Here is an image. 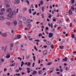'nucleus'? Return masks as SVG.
Here are the masks:
<instances>
[{"mask_svg":"<svg viewBox=\"0 0 76 76\" xmlns=\"http://www.w3.org/2000/svg\"><path fill=\"white\" fill-rule=\"evenodd\" d=\"M71 9L72 11H75V8L73 7H71Z\"/></svg>","mask_w":76,"mask_h":76,"instance_id":"dca6fc26","label":"nucleus"},{"mask_svg":"<svg viewBox=\"0 0 76 76\" xmlns=\"http://www.w3.org/2000/svg\"><path fill=\"white\" fill-rule=\"evenodd\" d=\"M16 75H17V76H19L20 75V74L19 73V74H16Z\"/></svg>","mask_w":76,"mask_h":76,"instance_id":"8fccbe9b","label":"nucleus"},{"mask_svg":"<svg viewBox=\"0 0 76 76\" xmlns=\"http://www.w3.org/2000/svg\"><path fill=\"white\" fill-rule=\"evenodd\" d=\"M38 62L39 64H40V63H41V60H39Z\"/></svg>","mask_w":76,"mask_h":76,"instance_id":"680f3d73","label":"nucleus"},{"mask_svg":"<svg viewBox=\"0 0 76 76\" xmlns=\"http://www.w3.org/2000/svg\"><path fill=\"white\" fill-rule=\"evenodd\" d=\"M23 20H26V18H25V17H23Z\"/></svg>","mask_w":76,"mask_h":76,"instance_id":"bf43d9fd","label":"nucleus"},{"mask_svg":"<svg viewBox=\"0 0 76 76\" xmlns=\"http://www.w3.org/2000/svg\"><path fill=\"white\" fill-rule=\"evenodd\" d=\"M19 25L21 26L22 25V21H20L19 23Z\"/></svg>","mask_w":76,"mask_h":76,"instance_id":"6ab92c4d","label":"nucleus"},{"mask_svg":"<svg viewBox=\"0 0 76 76\" xmlns=\"http://www.w3.org/2000/svg\"><path fill=\"white\" fill-rule=\"evenodd\" d=\"M14 45H13V43H12L11 44H10V47H13Z\"/></svg>","mask_w":76,"mask_h":76,"instance_id":"7c9ffc66","label":"nucleus"},{"mask_svg":"<svg viewBox=\"0 0 76 76\" xmlns=\"http://www.w3.org/2000/svg\"><path fill=\"white\" fill-rule=\"evenodd\" d=\"M7 70V68H5L4 69V72H6V71Z\"/></svg>","mask_w":76,"mask_h":76,"instance_id":"864d4df0","label":"nucleus"},{"mask_svg":"<svg viewBox=\"0 0 76 76\" xmlns=\"http://www.w3.org/2000/svg\"><path fill=\"white\" fill-rule=\"evenodd\" d=\"M9 3V2H8V1H5L4 2V4H8Z\"/></svg>","mask_w":76,"mask_h":76,"instance_id":"2eb2a0df","label":"nucleus"},{"mask_svg":"<svg viewBox=\"0 0 76 76\" xmlns=\"http://www.w3.org/2000/svg\"><path fill=\"white\" fill-rule=\"evenodd\" d=\"M53 69H54V67L50 68V71H51L53 70Z\"/></svg>","mask_w":76,"mask_h":76,"instance_id":"a18cd8bd","label":"nucleus"},{"mask_svg":"<svg viewBox=\"0 0 76 76\" xmlns=\"http://www.w3.org/2000/svg\"><path fill=\"white\" fill-rule=\"evenodd\" d=\"M51 28H53V23H51Z\"/></svg>","mask_w":76,"mask_h":76,"instance_id":"0e129e2a","label":"nucleus"},{"mask_svg":"<svg viewBox=\"0 0 76 76\" xmlns=\"http://www.w3.org/2000/svg\"><path fill=\"white\" fill-rule=\"evenodd\" d=\"M67 60H68V58L67 57H65L64 59H63V60L65 61H67Z\"/></svg>","mask_w":76,"mask_h":76,"instance_id":"9d476101","label":"nucleus"},{"mask_svg":"<svg viewBox=\"0 0 76 76\" xmlns=\"http://www.w3.org/2000/svg\"><path fill=\"white\" fill-rule=\"evenodd\" d=\"M15 66V63H14L12 64H11L10 66Z\"/></svg>","mask_w":76,"mask_h":76,"instance_id":"412c9836","label":"nucleus"},{"mask_svg":"<svg viewBox=\"0 0 76 76\" xmlns=\"http://www.w3.org/2000/svg\"><path fill=\"white\" fill-rule=\"evenodd\" d=\"M30 57V55H28L26 56V59H29Z\"/></svg>","mask_w":76,"mask_h":76,"instance_id":"a878e982","label":"nucleus"},{"mask_svg":"<svg viewBox=\"0 0 76 76\" xmlns=\"http://www.w3.org/2000/svg\"><path fill=\"white\" fill-rule=\"evenodd\" d=\"M40 3L41 5H42V4L44 3V2L42 1H40Z\"/></svg>","mask_w":76,"mask_h":76,"instance_id":"5701e85b","label":"nucleus"},{"mask_svg":"<svg viewBox=\"0 0 76 76\" xmlns=\"http://www.w3.org/2000/svg\"><path fill=\"white\" fill-rule=\"evenodd\" d=\"M1 61H2V62H4V59H1Z\"/></svg>","mask_w":76,"mask_h":76,"instance_id":"09e8293b","label":"nucleus"},{"mask_svg":"<svg viewBox=\"0 0 76 76\" xmlns=\"http://www.w3.org/2000/svg\"><path fill=\"white\" fill-rule=\"evenodd\" d=\"M53 22H56V19H53Z\"/></svg>","mask_w":76,"mask_h":76,"instance_id":"4d7b16f0","label":"nucleus"},{"mask_svg":"<svg viewBox=\"0 0 76 76\" xmlns=\"http://www.w3.org/2000/svg\"><path fill=\"white\" fill-rule=\"evenodd\" d=\"M23 10L24 11H26V10H27V8H23Z\"/></svg>","mask_w":76,"mask_h":76,"instance_id":"e433bc0d","label":"nucleus"},{"mask_svg":"<svg viewBox=\"0 0 76 76\" xmlns=\"http://www.w3.org/2000/svg\"><path fill=\"white\" fill-rule=\"evenodd\" d=\"M29 13H32V10L31 9H29L28 11Z\"/></svg>","mask_w":76,"mask_h":76,"instance_id":"c756f323","label":"nucleus"},{"mask_svg":"<svg viewBox=\"0 0 76 76\" xmlns=\"http://www.w3.org/2000/svg\"><path fill=\"white\" fill-rule=\"evenodd\" d=\"M14 25L15 26H16L17 24H18V22H17V21L15 20L14 21Z\"/></svg>","mask_w":76,"mask_h":76,"instance_id":"1a4fd4ad","label":"nucleus"},{"mask_svg":"<svg viewBox=\"0 0 76 76\" xmlns=\"http://www.w3.org/2000/svg\"><path fill=\"white\" fill-rule=\"evenodd\" d=\"M72 13L73 12H72V10L71 9L69 10V15H72Z\"/></svg>","mask_w":76,"mask_h":76,"instance_id":"20e7f679","label":"nucleus"},{"mask_svg":"<svg viewBox=\"0 0 76 76\" xmlns=\"http://www.w3.org/2000/svg\"><path fill=\"white\" fill-rule=\"evenodd\" d=\"M69 26L70 27H72V23H70V25Z\"/></svg>","mask_w":76,"mask_h":76,"instance_id":"13d9d810","label":"nucleus"},{"mask_svg":"<svg viewBox=\"0 0 76 76\" xmlns=\"http://www.w3.org/2000/svg\"><path fill=\"white\" fill-rule=\"evenodd\" d=\"M9 71L10 72H12V69H11V68H10Z\"/></svg>","mask_w":76,"mask_h":76,"instance_id":"3c124183","label":"nucleus"},{"mask_svg":"<svg viewBox=\"0 0 76 76\" xmlns=\"http://www.w3.org/2000/svg\"><path fill=\"white\" fill-rule=\"evenodd\" d=\"M51 17H52L51 15H50L48 16L49 18H51Z\"/></svg>","mask_w":76,"mask_h":76,"instance_id":"49530a36","label":"nucleus"},{"mask_svg":"<svg viewBox=\"0 0 76 76\" xmlns=\"http://www.w3.org/2000/svg\"><path fill=\"white\" fill-rule=\"evenodd\" d=\"M51 64H52V62H50L48 63L47 65H48V66H50V65H51Z\"/></svg>","mask_w":76,"mask_h":76,"instance_id":"393cba45","label":"nucleus"},{"mask_svg":"<svg viewBox=\"0 0 76 76\" xmlns=\"http://www.w3.org/2000/svg\"><path fill=\"white\" fill-rule=\"evenodd\" d=\"M31 8L32 9L33 8H34V5H33V4H31Z\"/></svg>","mask_w":76,"mask_h":76,"instance_id":"f704fd0d","label":"nucleus"},{"mask_svg":"<svg viewBox=\"0 0 76 76\" xmlns=\"http://www.w3.org/2000/svg\"><path fill=\"white\" fill-rule=\"evenodd\" d=\"M27 23H31V20L28 19L26 21Z\"/></svg>","mask_w":76,"mask_h":76,"instance_id":"9b49d317","label":"nucleus"},{"mask_svg":"<svg viewBox=\"0 0 76 76\" xmlns=\"http://www.w3.org/2000/svg\"><path fill=\"white\" fill-rule=\"evenodd\" d=\"M31 62H28V64H27V65H28V66H30V65H31ZM29 66L30 67V66Z\"/></svg>","mask_w":76,"mask_h":76,"instance_id":"c9c22d12","label":"nucleus"},{"mask_svg":"<svg viewBox=\"0 0 76 76\" xmlns=\"http://www.w3.org/2000/svg\"><path fill=\"white\" fill-rule=\"evenodd\" d=\"M7 25H8V26H10V22H8L7 23Z\"/></svg>","mask_w":76,"mask_h":76,"instance_id":"b1692460","label":"nucleus"},{"mask_svg":"<svg viewBox=\"0 0 76 76\" xmlns=\"http://www.w3.org/2000/svg\"><path fill=\"white\" fill-rule=\"evenodd\" d=\"M8 49V46L7 45L6 46V47H5V48L4 50V51L5 53H6V52L7 51V50Z\"/></svg>","mask_w":76,"mask_h":76,"instance_id":"0eeeda50","label":"nucleus"},{"mask_svg":"<svg viewBox=\"0 0 76 76\" xmlns=\"http://www.w3.org/2000/svg\"><path fill=\"white\" fill-rule=\"evenodd\" d=\"M18 11H19V9L17 8V11H16V13H18Z\"/></svg>","mask_w":76,"mask_h":76,"instance_id":"603ef678","label":"nucleus"},{"mask_svg":"<svg viewBox=\"0 0 76 76\" xmlns=\"http://www.w3.org/2000/svg\"><path fill=\"white\" fill-rule=\"evenodd\" d=\"M71 37H72V38H75V36H74V34H72L71 36Z\"/></svg>","mask_w":76,"mask_h":76,"instance_id":"a19ab883","label":"nucleus"},{"mask_svg":"<svg viewBox=\"0 0 76 76\" xmlns=\"http://www.w3.org/2000/svg\"><path fill=\"white\" fill-rule=\"evenodd\" d=\"M15 1L17 4H19L20 3V0H15Z\"/></svg>","mask_w":76,"mask_h":76,"instance_id":"ddd939ff","label":"nucleus"},{"mask_svg":"<svg viewBox=\"0 0 76 76\" xmlns=\"http://www.w3.org/2000/svg\"><path fill=\"white\" fill-rule=\"evenodd\" d=\"M0 19L1 20H3V19H4V17L3 16H1L0 17Z\"/></svg>","mask_w":76,"mask_h":76,"instance_id":"4468645a","label":"nucleus"},{"mask_svg":"<svg viewBox=\"0 0 76 76\" xmlns=\"http://www.w3.org/2000/svg\"><path fill=\"white\" fill-rule=\"evenodd\" d=\"M53 33H50L49 35V37L50 38H51L53 36Z\"/></svg>","mask_w":76,"mask_h":76,"instance_id":"39448f33","label":"nucleus"},{"mask_svg":"<svg viewBox=\"0 0 76 76\" xmlns=\"http://www.w3.org/2000/svg\"><path fill=\"white\" fill-rule=\"evenodd\" d=\"M37 74V71L36 70H34V71L32 73V75L33 76H34L35 75H36Z\"/></svg>","mask_w":76,"mask_h":76,"instance_id":"f03ea898","label":"nucleus"},{"mask_svg":"<svg viewBox=\"0 0 76 76\" xmlns=\"http://www.w3.org/2000/svg\"><path fill=\"white\" fill-rule=\"evenodd\" d=\"M42 10L43 12H44V7H42Z\"/></svg>","mask_w":76,"mask_h":76,"instance_id":"e2e57ef3","label":"nucleus"},{"mask_svg":"<svg viewBox=\"0 0 76 76\" xmlns=\"http://www.w3.org/2000/svg\"><path fill=\"white\" fill-rule=\"evenodd\" d=\"M48 52L46 50H45L43 51V55L45 56L47 54Z\"/></svg>","mask_w":76,"mask_h":76,"instance_id":"423d86ee","label":"nucleus"},{"mask_svg":"<svg viewBox=\"0 0 76 76\" xmlns=\"http://www.w3.org/2000/svg\"><path fill=\"white\" fill-rule=\"evenodd\" d=\"M50 47H51L52 49L54 48V45H51Z\"/></svg>","mask_w":76,"mask_h":76,"instance_id":"2f4dec72","label":"nucleus"},{"mask_svg":"<svg viewBox=\"0 0 76 76\" xmlns=\"http://www.w3.org/2000/svg\"><path fill=\"white\" fill-rule=\"evenodd\" d=\"M71 3L72 4H74L75 3V0H71Z\"/></svg>","mask_w":76,"mask_h":76,"instance_id":"f3484780","label":"nucleus"},{"mask_svg":"<svg viewBox=\"0 0 76 76\" xmlns=\"http://www.w3.org/2000/svg\"><path fill=\"white\" fill-rule=\"evenodd\" d=\"M27 70H30V68H27Z\"/></svg>","mask_w":76,"mask_h":76,"instance_id":"338daca9","label":"nucleus"},{"mask_svg":"<svg viewBox=\"0 0 76 76\" xmlns=\"http://www.w3.org/2000/svg\"><path fill=\"white\" fill-rule=\"evenodd\" d=\"M33 58L34 60V61H35V56H33Z\"/></svg>","mask_w":76,"mask_h":76,"instance_id":"4c0bfd02","label":"nucleus"},{"mask_svg":"<svg viewBox=\"0 0 76 76\" xmlns=\"http://www.w3.org/2000/svg\"><path fill=\"white\" fill-rule=\"evenodd\" d=\"M19 69H17V70H16L15 71V72H17V73L19 72Z\"/></svg>","mask_w":76,"mask_h":76,"instance_id":"c03bdc74","label":"nucleus"},{"mask_svg":"<svg viewBox=\"0 0 76 76\" xmlns=\"http://www.w3.org/2000/svg\"><path fill=\"white\" fill-rule=\"evenodd\" d=\"M10 53H8L7 54V58H10Z\"/></svg>","mask_w":76,"mask_h":76,"instance_id":"6e6552de","label":"nucleus"},{"mask_svg":"<svg viewBox=\"0 0 76 76\" xmlns=\"http://www.w3.org/2000/svg\"><path fill=\"white\" fill-rule=\"evenodd\" d=\"M38 74L39 75H41L42 74V71H39L38 72Z\"/></svg>","mask_w":76,"mask_h":76,"instance_id":"a211bd4d","label":"nucleus"},{"mask_svg":"<svg viewBox=\"0 0 76 76\" xmlns=\"http://www.w3.org/2000/svg\"><path fill=\"white\" fill-rule=\"evenodd\" d=\"M27 27H30V26H31V24H29L27 25Z\"/></svg>","mask_w":76,"mask_h":76,"instance_id":"72a5a7b5","label":"nucleus"},{"mask_svg":"<svg viewBox=\"0 0 76 76\" xmlns=\"http://www.w3.org/2000/svg\"><path fill=\"white\" fill-rule=\"evenodd\" d=\"M37 14V12H34L33 14V15H36Z\"/></svg>","mask_w":76,"mask_h":76,"instance_id":"79ce46f5","label":"nucleus"},{"mask_svg":"<svg viewBox=\"0 0 76 76\" xmlns=\"http://www.w3.org/2000/svg\"><path fill=\"white\" fill-rule=\"evenodd\" d=\"M19 44V42H17L16 44H15V45L17 47H18V44Z\"/></svg>","mask_w":76,"mask_h":76,"instance_id":"cd10ccee","label":"nucleus"},{"mask_svg":"<svg viewBox=\"0 0 76 76\" xmlns=\"http://www.w3.org/2000/svg\"><path fill=\"white\" fill-rule=\"evenodd\" d=\"M12 11V10L11 8H9L7 10V12L8 13H10L7 16L8 18H12L13 16V15L16 13L15 11Z\"/></svg>","mask_w":76,"mask_h":76,"instance_id":"f257e3e1","label":"nucleus"},{"mask_svg":"<svg viewBox=\"0 0 76 76\" xmlns=\"http://www.w3.org/2000/svg\"><path fill=\"white\" fill-rule=\"evenodd\" d=\"M34 66H35V62H34L33 63L32 67H34Z\"/></svg>","mask_w":76,"mask_h":76,"instance_id":"58836bf2","label":"nucleus"},{"mask_svg":"<svg viewBox=\"0 0 76 76\" xmlns=\"http://www.w3.org/2000/svg\"><path fill=\"white\" fill-rule=\"evenodd\" d=\"M42 34L41 33H40L39 34V37H42Z\"/></svg>","mask_w":76,"mask_h":76,"instance_id":"37998d69","label":"nucleus"},{"mask_svg":"<svg viewBox=\"0 0 76 76\" xmlns=\"http://www.w3.org/2000/svg\"><path fill=\"white\" fill-rule=\"evenodd\" d=\"M24 63H23V61H22L21 62V67H22L23 66V65L24 64Z\"/></svg>","mask_w":76,"mask_h":76,"instance_id":"4be33fe9","label":"nucleus"},{"mask_svg":"<svg viewBox=\"0 0 76 76\" xmlns=\"http://www.w3.org/2000/svg\"><path fill=\"white\" fill-rule=\"evenodd\" d=\"M62 23V21L61 20H60L59 21V23H60H60Z\"/></svg>","mask_w":76,"mask_h":76,"instance_id":"de8ad7c7","label":"nucleus"},{"mask_svg":"<svg viewBox=\"0 0 76 76\" xmlns=\"http://www.w3.org/2000/svg\"><path fill=\"white\" fill-rule=\"evenodd\" d=\"M59 48H61V49H63L64 48V47L63 46H59Z\"/></svg>","mask_w":76,"mask_h":76,"instance_id":"c85d7f7f","label":"nucleus"},{"mask_svg":"<svg viewBox=\"0 0 76 76\" xmlns=\"http://www.w3.org/2000/svg\"><path fill=\"white\" fill-rule=\"evenodd\" d=\"M41 16H42V18H44V14H42L41 15Z\"/></svg>","mask_w":76,"mask_h":76,"instance_id":"69168bd1","label":"nucleus"},{"mask_svg":"<svg viewBox=\"0 0 76 76\" xmlns=\"http://www.w3.org/2000/svg\"><path fill=\"white\" fill-rule=\"evenodd\" d=\"M1 12H4V11H5V9L4 8L1 9Z\"/></svg>","mask_w":76,"mask_h":76,"instance_id":"bb28decb","label":"nucleus"},{"mask_svg":"<svg viewBox=\"0 0 76 76\" xmlns=\"http://www.w3.org/2000/svg\"><path fill=\"white\" fill-rule=\"evenodd\" d=\"M6 7H10V5H6Z\"/></svg>","mask_w":76,"mask_h":76,"instance_id":"052dcab7","label":"nucleus"},{"mask_svg":"<svg viewBox=\"0 0 76 76\" xmlns=\"http://www.w3.org/2000/svg\"><path fill=\"white\" fill-rule=\"evenodd\" d=\"M10 50L11 51H12V47H10Z\"/></svg>","mask_w":76,"mask_h":76,"instance_id":"774afa93","label":"nucleus"},{"mask_svg":"<svg viewBox=\"0 0 76 76\" xmlns=\"http://www.w3.org/2000/svg\"><path fill=\"white\" fill-rule=\"evenodd\" d=\"M61 29V27H58L57 29H58V30H59V29Z\"/></svg>","mask_w":76,"mask_h":76,"instance_id":"6e6d98bb","label":"nucleus"},{"mask_svg":"<svg viewBox=\"0 0 76 76\" xmlns=\"http://www.w3.org/2000/svg\"><path fill=\"white\" fill-rule=\"evenodd\" d=\"M19 70H22V69L20 67H19Z\"/></svg>","mask_w":76,"mask_h":76,"instance_id":"5fc2aeb1","label":"nucleus"},{"mask_svg":"<svg viewBox=\"0 0 76 76\" xmlns=\"http://www.w3.org/2000/svg\"><path fill=\"white\" fill-rule=\"evenodd\" d=\"M46 44H47V45H50V44H51V42H46Z\"/></svg>","mask_w":76,"mask_h":76,"instance_id":"aec40b11","label":"nucleus"},{"mask_svg":"<svg viewBox=\"0 0 76 76\" xmlns=\"http://www.w3.org/2000/svg\"><path fill=\"white\" fill-rule=\"evenodd\" d=\"M17 39H20L21 38V36L20 34H18L17 36Z\"/></svg>","mask_w":76,"mask_h":76,"instance_id":"f8f14e48","label":"nucleus"},{"mask_svg":"<svg viewBox=\"0 0 76 76\" xmlns=\"http://www.w3.org/2000/svg\"><path fill=\"white\" fill-rule=\"evenodd\" d=\"M34 48L35 50H36V51H37L38 50V49H37V47H36V46H34Z\"/></svg>","mask_w":76,"mask_h":76,"instance_id":"473e14b6","label":"nucleus"},{"mask_svg":"<svg viewBox=\"0 0 76 76\" xmlns=\"http://www.w3.org/2000/svg\"><path fill=\"white\" fill-rule=\"evenodd\" d=\"M1 35L4 37H6L7 36V34L6 33H3L1 34Z\"/></svg>","mask_w":76,"mask_h":76,"instance_id":"7ed1b4c3","label":"nucleus"},{"mask_svg":"<svg viewBox=\"0 0 76 76\" xmlns=\"http://www.w3.org/2000/svg\"><path fill=\"white\" fill-rule=\"evenodd\" d=\"M60 69V70L59 71L60 72H63V69H62L61 68Z\"/></svg>","mask_w":76,"mask_h":76,"instance_id":"ea45409f","label":"nucleus"}]
</instances>
